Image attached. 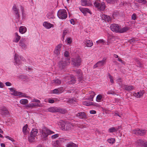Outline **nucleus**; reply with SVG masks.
<instances>
[{
  "label": "nucleus",
  "instance_id": "3",
  "mask_svg": "<svg viewBox=\"0 0 147 147\" xmlns=\"http://www.w3.org/2000/svg\"><path fill=\"white\" fill-rule=\"evenodd\" d=\"M94 6L99 10L104 11L106 7L104 2H101L100 1L96 0L94 3Z\"/></svg>",
  "mask_w": 147,
  "mask_h": 147
},
{
  "label": "nucleus",
  "instance_id": "61",
  "mask_svg": "<svg viewBox=\"0 0 147 147\" xmlns=\"http://www.w3.org/2000/svg\"><path fill=\"white\" fill-rule=\"evenodd\" d=\"M68 32V31L67 30H64L63 32V34L62 35L65 36L66 34Z\"/></svg>",
  "mask_w": 147,
  "mask_h": 147
},
{
  "label": "nucleus",
  "instance_id": "10",
  "mask_svg": "<svg viewBox=\"0 0 147 147\" xmlns=\"http://www.w3.org/2000/svg\"><path fill=\"white\" fill-rule=\"evenodd\" d=\"M147 131L145 130H140L137 129L133 131V133L136 135L143 136L145 134Z\"/></svg>",
  "mask_w": 147,
  "mask_h": 147
},
{
  "label": "nucleus",
  "instance_id": "59",
  "mask_svg": "<svg viewBox=\"0 0 147 147\" xmlns=\"http://www.w3.org/2000/svg\"><path fill=\"white\" fill-rule=\"evenodd\" d=\"M138 2L140 3H143L145 4L146 3V0H138Z\"/></svg>",
  "mask_w": 147,
  "mask_h": 147
},
{
  "label": "nucleus",
  "instance_id": "6",
  "mask_svg": "<svg viewBox=\"0 0 147 147\" xmlns=\"http://www.w3.org/2000/svg\"><path fill=\"white\" fill-rule=\"evenodd\" d=\"M57 15L59 18L64 19L67 17V13L65 9H60L58 11Z\"/></svg>",
  "mask_w": 147,
  "mask_h": 147
},
{
  "label": "nucleus",
  "instance_id": "37",
  "mask_svg": "<svg viewBox=\"0 0 147 147\" xmlns=\"http://www.w3.org/2000/svg\"><path fill=\"white\" fill-rule=\"evenodd\" d=\"M28 125L27 124H26L23 127L22 129V131L24 135H26V133L28 132Z\"/></svg>",
  "mask_w": 147,
  "mask_h": 147
},
{
  "label": "nucleus",
  "instance_id": "43",
  "mask_svg": "<svg viewBox=\"0 0 147 147\" xmlns=\"http://www.w3.org/2000/svg\"><path fill=\"white\" fill-rule=\"evenodd\" d=\"M26 28H19V31L20 33L23 34L26 32Z\"/></svg>",
  "mask_w": 147,
  "mask_h": 147
},
{
  "label": "nucleus",
  "instance_id": "27",
  "mask_svg": "<svg viewBox=\"0 0 147 147\" xmlns=\"http://www.w3.org/2000/svg\"><path fill=\"white\" fill-rule=\"evenodd\" d=\"M123 89L124 90L129 91L133 90L134 89V87L131 85L128 86L124 85L123 86Z\"/></svg>",
  "mask_w": 147,
  "mask_h": 147
},
{
  "label": "nucleus",
  "instance_id": "14",
  "mask_svg": "<svg viewBox=\"0 0 147 147\" xmlns=\"http://www.w3.org/2000/svg\"><path fill=\"white\" fill-rule=\"evenodd\" d=\"M36 107H41V105L40 104L31 103H29L25 106V107L26 108H32Z\"/></svg>",
  "mask_w": 147,
  "mask_h": 147
},
{
  "label": "nucleus",
  "instance_id": "7",
  "mask_svg": "<svg viewBox=\"0 0 147 147\" xmlns=\"http://www.w3.org/2000/svg\"><path fill=\"white\" fill-rule=\"evenodd\" d=\"M106 59H103L102 60L100 61L97 62L94 66V69L98 67L99 68H101L106 63Z\"/></svg>",
  "mask_w": 147,
  "mask_h": 147
},
{
  "label": "nucleus",
  "instance_id": "36",
  "mask_svg": "<svg viewBox=\"0 0 147 147\" xmlns=\"http://www.w3.org/2000/svg\"><path fill=\"white\" fill-rule=\"evenodd\" d=\"M144 141L141 140H138L136 142V144L137 146H142L143 145Z\"/></svg>",
  "mask_w": 147,
  "mask_h": 147
},
{
  "label": "nucleus",
  "instance_id": "45",
  "mask_svg": "<svg viewBox=\"0 0 147 147\" xmlns=\"http://www.w3.org/2000/svg\"><path fill=\"white\" fill-rule=\"evenodd\" d=\"M136 64H137V66L139 67H141L142 66V65L141 62L138 59L136 60Z\"/></svg>",
  "mask_w": 147,
  "mask_h": 147
},
{
  "label": "nucleus",
  "instance_id": "42",
  "mask_svg": "<svg viewBox=\"0 0 147 147\" xmlns=\"http://www.w3.org/2000/svg\"><path fill=\"white\" fill-rule=\"evenodd\" d=\"M107 141L110 144H113L115 142V139L114 138H109L107 140Z\"/></svg>",
  "mask_w": 147,
  "mask_h": 147
},
{
  "label": "nucleus",
  "instance_id": "44",
  "mask_svg": "<svg viewBox=\"0 0 147 147\" xmlns=\"http://www.w3.org/2000/svg\"><path fill=\"white\" fill-rule=\"evenodd\" d=\"M76 126L80 128H83L86 127V125L83 124H77Z\"/></svg>",
  "mask_w": 147,
  "mask_h": 147
},
{
  "label": "nucleus",
  "instance_id": "52",
  "mask_svg": "<svg viewBox=\"0 0 147 147\" xmlns=\"http://www.w3.org/2000/svg\"><path fill=\"white\" fill-rule=\"evenodd\" d=\"M67 42L68 44H71L72 42V39L70 37H69L67 38Z\"/></svg>",
  "mask_w": 147,
  "mask_h": 147
},
{
  "label": "nucleus",
  "instance_id": "8",
  "mask_svg": "<svg viewBox=\"0 0 147 147\" xmlns=\"http://www.w3.org/2000/svg\"><path fill=\"white\" fill-rule=\"evenodd\" d=\"M72 63L75 66H79L81 64V59L80 57H78L75 58L71 59Z\"/></svg>",
  "mask_w": 147,
  "mask_h": 147
},
{
  "label": "nucleus",
  "instance_id": "24",
  "mask_svg": "<svg viewBox=\"0 0 147 147\" xmlns=\"http://www.w3.org/2000/svg\"><path fill=\"white\" fill-rule=\"evenodd\" d=\"M61 83V80L57 78H56L51 81V83L52 84L56 85H59Z\"/></svg>",
  "mask_w": 147,
  "mask_h": 147
},
{
  "label": "nucleus",
  "instance_id": "32",
  "mask_svg": "<svg viewBox=\"0 0 147 147\" xmlns=\"http://www.w3.org/2000/svg\"><path fill=\"white\" fill-rule=\"evenodd\" d=\"M117 131V129L115 127H112L110 128L108 130V131L109 133H113Z\"/></svg>",
  "mask_w": 147,
  "mask_h": 147
},
{
  "label": "nucleus",
  "instance_id": "53",
  "mask_svg": "<svg viewBox=\"0 0 147 147\" xmlns=\"http://www.w3.org/2000/svg\"><path fill=\"white\" fill-rule=\"evenodd\" d=\"M109 78L110 79V81L111 83H113L114 82L113 80V77L111 76L110 74H109Z\"/></svg>",
  "mask_w": 147,
  "mask_h": 147
},
{
  "label": "nucleus",
  "instance_id": "30",
  "mask_svg": "<svg viewBox=\"0 0 147 147\" xmlns=\"http://www.w3.org/2000/svg\"><path fill=\"white\" fill-rule=\"evenodd\" d=\"M57 112H59L62 114H65L67 113V110L65 109L57 107Z\"/></svg>",
  "mask_w": 147,
  "mask_h": 147
},
{
  "label": "nucleus",
  "instance_id": "48",
  "mask_svg": "<svg viewBox=\"0 0 147 147\" xmlns=\"http://www.w3.org/2000/svg\"><path fill=\"white\" fill-rule=\"evenodd\" d=\"M107 3L111 4H113L116 1V0H106Z\"/></svg>",
  "mask_w": 147,
  "mask_h": 147
},
{
  "label": "nucleus",
  "instance_id": "17",
  "mask_svg": "<svg viewBox=\"0 0 147 147\" xmlns=\"http://www.w3.org/2000/svg\"><path fill=\"white\" fill-rule=\"evenodd\" d=\"M76 116L80 119H85L87 118V115L84 112H81L76 114Z\"/></svg>",
  "mask_w": 147,
  "mask_h": 147
},
{
  "label": "nucleus",
  "instance_id": "39",
  "mask_svg": "<svg viewBox=\"0 0 147 147\" xmlns=\"http://www.w3.org/2000/svg\"><path fill=\"white\" fill-rule=\"evenodd\" d=\"M90 97L89 98V100L90 101H93V98L95 95V94L94 92H91L90 93Z\"/></svg>",
  "mask_w": 147,
  "mask_h": 147
},
{
  "label": "nucleus",
  "instance_id": "58",
  "mask_svg": "<svg viewBox=\"0 0 147 147\" xmlns=\"http://www.w3.org/2000/svg\"><path fill=\"white\" fill-rule=\"evenodd\" d=\"M117 82L119 84H120L122 82V80L121 78H119L117 80Z\"/></svg>",
  "mask_w": 147,
  "mask_h": 147
},
{
  "label": "nucleus",
  "instance_id": "31",
  "mask_svg": "<svg viewBox=\"0 0 147 147\" xmlns=\"http://www.w3.org/2000/svg\"><path fill=\"white\" fill-rule=\"evenodd\" d=\"M25 40L22 39L20 40L19 42L20 45L23 49H25L26 47V45L25 44L24 42Z\"/></svg>",
  "mask_w": 147,
  "mask_h": 147
},
{
  "label": "nucleus",
  "instance_id": "15",
  "mask_svg": "<svg viewBox=\"0 0 147 147\" xmlns=\"http://www.w3.org/2000/svg\"><path fill=\"white\" fill-rule=\"evenodd\" d=\"M81 5L83 6H90L92 5V4L90 0H81Z\"/></svg>",
  "mask_w": 147,
  "mask_h": 147
},
{
  "label": "nucleus",
  "instance_id": "51",
  "mask_svg": "<svg viewBox=\"0 0 147 147\" xmlns=\"http://www.w3.org/2000/svg\"><path fill=\"white\" fill-rule=\"evenodd\" d=\"M32 102H37V103L39 104L40 102V100L34 98L32 100Z\"/></svg>",
  "mask_w": 147,
  "mask_h": 147
},
{
  "label": "nucleus",
  "instance_id": "34",
  "mask_svg": "<svg viewBox=\"0 0 147 147\" xmlns=\"http://www.w3.org/2000/svg\"><path fill=\"white\" fill-rule=\"evenodd\" d=\"M57 107H51L49 108L48 109L49 111L54 113L57 112Z\"/></svg>",
  "mask_w": 147,
  "mask_h": 147
},
{
  "label": "nucleus",
  "instance_id": "50",
  "mask_svg": "<svg viewBox=\"0 0 147 147\" xmlns=\"http://www.w3.org/2000/svg\"><path fill=\"white\" fill-rule=\"evenodd\" d=\"M105 42L103 39H100L96 41V43L97 44H104Z\"/></svg>",
  "mask_w": 147,
  "mask_h": 147
},
{
  "label": "nucleus",
  "instance_id": "38",
  "mask_svg": "<svg viewBox=\"0 0 147 147\" xmlns=\"http://www.w3.org/2000/svg\"><path fill=\"white\" fill-rule=\"evenodd\" d=\"M20 102L22 105H26L28 103V101L26 99H22L20 100Z\"/></svg>",
  "mask_w": 147,
  "mask_h": 147
},
{
  "label": "nucleus",
  "instance_id": "11",
  "mask_svg": "<svg viewBox=\"0 0 147 147\" xmlns=\"http://www.w3.org/2000/svg\"><path fill=\"white\" fill-rule=\"evenodd\" d=\"M0 113L3 115L5 116L9 113V112L7 108L4 106L0 107Z\"/></svg>",
  "mask_w": 147,
  "mask_h": 147
},
{
  "label": "nucleus",
  "instance_id": "54",
  "mask_svg": "<svg viewBox=\"0 0 147 147\" xmlns=\"http://www.w3.org/2000/svg\"><path fill=\"white\" fill-rule=\"evenodd\" d=\"M110 28H119V26L117 24H114L111 25Z\"/></svg>",
  "mask_w": 147,
  "mask_h": 147
},
{
  "label": "nucleus",
  "instance_id": "63",
  "mask_svg": "<svg viewBox=\"0 0 147 147\" xmlns=\"http://www.w3.org/2000/svg\"><path fill=\"white\" fill-rule=\"evenodd\" d=\"M21 96L22 97H25V98H31L30 97V96H27L26 95V94H23L22 93V94L21 95Z\"/></svg>",
  "mask_w": 147,
  "mask_h": 147
},
{
  "label": "nucleus",
  "instance_id": "46",
  "mask_svg": "<svg viewBox=\"0 0 147 147\" xmlns=\"http://www.w3.org/2000/svg\"><path fill=\"white\" fill-rule=\"evenodd\" d=\"M59 136V134H57L53 135L51 136V138L53 140L57 138Z\"/></svg>",
  "mask_w": 147,
  "mask_h": 147
},
{
  "label": "nucleus",
  "instance_id": "18",
  "mask_svg": "<svg viewBox=\"0 0 147 147\" xmlns=\"http://www.w3.org/2000/svg\"><path fill=\"white\" fill-rule=\"evenodd\" d=\"M9 89L11 91V94L15 96H18L22 94V93L21 92L16 91L13 88H10Z\"/></svg>",
  "mask_w": 147,
  "mask_h": 147
},
{
  "label": "nucleus",
  "instance_id": "22",
  "mask_svg": "<svg viewBox=\"0 0 147 147\" xmlns=\"http://www.w3.org/2000/svg\"><path fill=\"white\" fill-rule=\"evenodd\" d=\"M102 18L105 22H109L111 20V18L110 16L105 14H103L101 16Z\"/></svg>",
  "mask_w": 147,
  "mask_h": 147
},
{
  "label": "nucleus",
  "instance_id": "13",
  "mask_svg": "<svg viewBox=\"0 0 147 147\" xmlns=\"http://www.w3.org/2000/svg\"><path fill=\"white\" fill-rule=\"evenodd\" d=\"M21 57L19 56L18 54H16L14 57L15 64L17 65H20L21 62Z\"/></svg>",
  "mask_w": 147,
  "mask_h": 147
},
{
  "label": "nucleus",
  "instance_id": "20",
  "mask_svg": "<svg viewBox=\"0 0 147 147\" xmlns=\"http://www.w3.org/2000/svg\"><path fill=\"white\" fill-rule=\"evenodd\" d=\"M115 40V36L109 35L108 36L107 45H109Z\"/></svg>",
  "mask_w": 147,
  "mask_h": 147
},
{
  "label": "nucleus",
  "instance_id": "12",
  "mask_svg": "<svg viewBox=\"0 0 147 147\" xmlns=\"http://www.w3.org/2000/svg\"><path fill=\"white\" fill-rule=\"evenodd\" d=\"M62 44H60L57 45L55 47L54 52L56 55H60V51L61 48L62 46Z\"/></svg>",
  "mask_w": 147,
  "mask_h": 147
},
{
  "label": "nucleus",
  "instance_id": "64",
  "mask_svg": "<svg viewBox=\"0 0 147 147\" xmlns=\"http://www.w3.org/2000/svg\"><path fill=\"white\" fill-rule=\"evenodd\" d=\"M48 102L51 103H53L54 102V101L53 99L49 98L48 100Z\"/></svg>",
  "mask_w": 147,
  "mask_h": 147
},
{
  "label": "nucleus",
  "instance_id": "21",
  "mask_svg": "<svg viewBox=\"0 0 147 147\" xmlns=\"http://www.w3.org/2000/svg\"><path fill=\"white\" fill-rule=\"evenodd\" d=\"M144 93V91L142 90L137 93H134L133 94V95L137 98H140L143 96Z\"/></svg>",
  "mask_w": 147,
  "mask_h": 147
},
{
  "label": "nucleus",
  "instance_id": "55",
  "mask_svg": "<svg viewBox=\"0 0 147 147\" xmlns=\"http://www.w3.org/2000/svg\"><path fill=\"white\" fill-rule=\"evenodd\" d=\"M5 138H6L10 140L13 142H15V140L13 138L10 137H9L8 136H5Z\"/></svg>",
  "mask_w": 147,
  "mask_h": 147
},
{
  "label": "nucleus",
  "instance_id": "41",
  "mask_svg": "<svg viewBox=\"0 0 147 147\" xmlns=\"http://www.w3.org/2000/svg\"><path fill=\"white\" fill-rule=\"evenodd\" d=\"M102 98V96L101 94L98 95L96 97V100L97 102H100L101 101V100Z\"/></svg>",
  "mask_w": 147,
  "mask_h": 147
},
{
  "label": "nucleus",
  "instance_id": "49",
  "mask_svg": "<svg viewBox=\"0 0 147 147\" xmlns=\"http://www.w3.org/2000/svg\"><path fill=\"white\" fill-rule=\"evenodd\" d=\"M76 99H74V98L69 99L68 102L69 103H74V102H76Z\"/></svg>",
  "mask_w": 147,
  "mask_h": 147
},
{
  "label": "nucleus",
  "instance_id": "40",
  "mask_svg": "<svg viewBox=\"0 0 147 147\" xmlns=\"http://www.w3.org/2000/svg\"><path fill=\"white\" fill-rule=\"evenodd\" d=\"M83 104L84 105L88 106L94 105L93 102L89 101H84L83 102Z\"/></svg>",
  "mask_w": 147,
  "mask_h": 147
},
{
  "label": "nucleus",
  "instance_id": "23",
  "mask_svg": "<svg viewBox=\"0 0 147 147\" xmlns=\"http://www.w3.org/2000/svg\"><path fill=\"white\" fill-rule=\"evenodd\" d=\"M79 9L81 12L84 14V15H85L87 13H88L90 14H92L91 11L88 8H80Z\"/></svg>",
  "mask_w": 147,
  "mask_h": 147
},
{
  "label": "nucleus",
  "instance_id": "47",
  "mask_svg": "<svg viewBox=\"0 0 147 147\" xmlns=\"http://www.w3.org/2000/svg\"><path fill=\"white\" fill-rule=\"evenodd\" d=\"M64 56L65 57V58H69L70 59V58L69 56V53L67 51H66L64 52Z\"/></svg>",
  "mask_w": 147,
  "mask_h": 147
},
{
  "label": "nucleus",
  "instance_id": "4",
  "mask_svg": "<svg viewBox=\"0 0 147 147\" xmlns=\"http://www.w3.org/2000/svg\"><path fill=\"white\" fill-rule=\"evenodd\" d=\"M74 126L75 124L74 123L66 122L62 124L61 127L63 129L68 131H72Z\"/></svg>",
  "mask_w": 147,
  "mask_h": 147
},
{
  "label": "nucleus",
  "instance_id": "56",
  "mask_svg": "<svg viewBox=\"0 0 147 147\" xmlns=\"http://www.w3.org/2000/svg\"><path fill=\"white\" fill-rule=\"evenodd\" d=\"M136 17L137 16L135 13H134L131 16V19L134 20H135L136 19Z\"/></svg>",
  "mask_w": 147,
  "mask_h": 147
},
{
  "label": "nucleus",
  "instance_id": "19",
  "mask_svg": "<svg viewBox=\"0 0 147 147\" xmlns=\"http://www.w3.org/2000/svg\"><path fill=\"white\" fill-rule=\"evenodd\" d=\"M62 139H59L56 141L53 142L52 145L54 147H59L60 143L62 142Z\"/></svg>",
  "mask_w": 147,
  "mask_h": 147
},
{
  "label": "nucleus",
  "instance_id": "25",
  "mask_svg": "<svg viewBox=\"0 0 147 147\" xmlns=\"http://www.w3.org/2000/svg\"><path fill=\"white\" fill-rule=\"evenodd\" d=\"M84 43L88 47H91L93 45V43L91 40L88 39H85Z\"/></svg>",
  "mask_w": 147,
  "mask_h": 147
},
{
  "label": "nucleus",
  "instance_id": "33",
  "mask_svg": "<svg viewBox=\"0 0 147 147\" xmlns=\"http://www.w3.org/2000/svg\"><path fill=\"white\" fill-rule=\"evenodd\" d=\"M76 82V80L74 77H72L70 79L68 82V83L69 84H74Z\"/></svg>",
  "mask_w": 147,
  "mask_h": 147
},
{
  "label": "nucleus",
  "instance_id": "62",
  "mask_svg": "<svg viewBox=\"0 0 147 147\" xmlns=\"http://www.w3.org/2000/svg\"><path fill=\"white\" fill-rule=\"evenodd\" d=\"M135 41V40L134 38H132L128 40V42L131 43L134 42Z\"/></svg>",
  "mask_w": 147,
  "mask_h": 147
},
{
  "label": "nucleus",
  "instance_id": "35",
  "mask_svg": "<svg viewBox=\"0 0 147 147\" xmlns=\"http://www.w3.org/2000/svg\"><path fill=\"white\" fill-rule=\"evenodd\" d=\"M67 147H77L78 145L73 143L70 142L66 145Z\"/></svg>",
  "mask_w": 147,
  "mask_h": 147
},
{
  "label": "nucleus",
  "instance_id": "26",
  "mask_svg": "<svg viewBox=\"0 0 147 147\" xmlns=\"http://www.w3.org/2000/svg\"><path fill=\"white\" fill-rule=\"evenodd\" d=\"M74 71L77 74L78 78L82 80V74L81 70L80 69H78Z\"/></svg>",
  "mask_w": 147,
  "mask_h": 147
},
{
  "label": "nucleus",
  "instance_id": "1",
  "mask_svg": "<svg viewBox=\"0 0 147 147\" xmlns=\"http://www.w3.org/2000/svg\"><path fill=\"white\" fill-rule=\"evenodd\" d=\"M41 137L44 140H46L49 135L54 134L55 132L48 128L45 127L42 128L41 132Z\"/></svg>",
  "mask_w": 147,
  "mask_h": 147
},
{
  "label": "nucleus",
  "instance_id": "5",
  "mask_svg": "<svg viewBox=\"0 0 147 147\" xmlns=\"http://www.w3.org/2000/svg\"><path fill=\"white\" fill-rule=\"evenodd\" d=\"M38 130L36 129H33L31 131L30 136L28 138V140L30 142H34L35 141V138L37 136Z\"/></svg>",
  "mask_w": 147,
  "mask_h": 147
},
{
  "label": "nucleus",
  "instance_id": "29",
  "mask_svg": "<svg viewBox=\"0 0 147 147\" xmlns=\"http://www.w3.org/2000/svg\"><path fill=\"white\" fill-rule=\"evenodd\" d=\"M15 38L13 40V42H18L21 38V36L18 35V33L16 32L15 33Z\"/></svg>",
  "mask_w": 147,
  "mask_h": 147
},
{
  "label": "nucleus",
  "instance_id": "57",
  "mask_svg": "<svg viewBox=\"0 0 147 147\" xmlns=\"http://www.w3.org/2000/svg\"><path fill=\"white\" fill-rule=\"evenodd\" d=\"M58 89L59 92V93H61L63 91V88L62 87L60 88H58Z\"/></svg>",
  "mask_w": 147,
  "mask_h": 147
},
{
  "label": "nucleus",
  "instance_id": "9",
  "mask_svg": "<svg viewBox=\"0 0 147 147\" xmlns=\"http://www.w3.org/2000/svg\"><path fill=\"white\" fill-rule=\"evenodd\" d=\"M110 29L115 33L125 32L129 30V28H110Z\"/></svg>",
  "mask_w": 147,
  "mask_h": 147
},
{
  "label": "nucleus",
  "instance_id": "2",
  "mask_svg": "<svg viewBox=\"0 0 147 147\" xmlns=\"http://www.w3.org/2000/svg\"><path fill=\"white\" fill-rule=\"evenodd\" d=\"M70 62V59L69 58H63L58 63V66L61 69H62L64 68L66 66L69 65Z\"/></svg>",
  "mask_w": 147,
  "mask_h": 147
},
{
  "label": "nucleus",
  "instance_id": "28",
  "mask_svg": "<svg viewBox=\"0 0 147 147\" xmlns=\"http://www.w3.org/2000/svg\"><path fill=\"white\" fill-rule=\"evenodd\" d=\"M43 26L46 28H51L54 27L53 24H52L47 22H45L43 24Z\"/></svg>",
  "mask_w": 147,
  "mask_h": 147
},
{
  "label": "nucleus",
  "instance_id": "16",
  "mask_svg": "<svg viewBox=\"0 0 147 147\" xmlns=\"http://www.w3.org/2000/svg\"><path fill=\"white\" fill-rule=\"evenodd\" d=\"M13 9L15 11L16 18L17 19H19L20 18V15L19 14V9L17 7L16 5L15 4L13 5Z\"/></svg>",
  "mask_w": 147,
  "mask_h": 147
},
{
  "label": "nucleus",
  "instance_id": "60",
  "mask_svg": "<svg viewBox=\"0 0 147 147\" xmlns=\"http://www.w3.org/2000/svg\"><path fill=\"white\" fill-rule=\"evenodd\" d=\"M53 93L54 94H58L59 93V92L58 91V88L55 89H54L53 90Z\"/></svg>",
  "mask_w": 147,
  "mask_h": 147
}]
</instances>
